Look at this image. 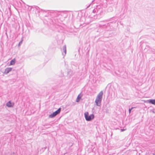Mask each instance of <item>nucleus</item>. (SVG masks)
Segmentation results:
<instances>
[{"label":"nucleus","instance_id":"obj_1","mask_svg":"<svg viewBox=\"0 0 155 155\" xmlns=\"http://www.w3.org/2000/svg\"><path fill=\"white\" fill-rule=\"evenodd\" d=\"M103 92L102 91L97 95L95 101V103L97 106H100L101 104V102L102 99Z\"/></svg>","mask_w":155,"mask_h":155},{"label":"nucleus","instance_id":"obj_2","mask_svg":"<svg viewBox=\"0 0 155 155\" xmlns=\"http://www.w3.org/2000/svg\"><path fill=\"white\" fill-rule=\"evenodd\" d=\"M84 115L86 120L87 121H91L94 118V115L93 114L89 115L88 112H85L84 113Z\"/></svg>","mask_w":155,"mask_h":155},{"label":"nucleus","instance_id":"obj_3","mask_svg":"<svg viewBox=\"0 0 155 155\" xmlns=\"http://www.w3.org/2000/svg\"><path fill=\"white\" fill-rule=\"evenodd\" d=\"M109 106V104H108L104 105L103 107V109L104 111L106 113L108 112L109 110L107 108H108Z\"/></svg>","mask_w":155,"mask_h":155},{"label":"nucleus","instance_id":"obj_4","mask_svg":"<svg viewBox=\"0 0 155 155\" xmlns=\"http://www.w3.org/2000/svg\"><path fill=\"white\" fill-rule=\"evenodd\" d=\"M62 54L64 56L66 54V47L65 45H64L62 47L61 49Z\"/></svg>","mask_w":155,"mask_h":155},{"label":"nucleus","instance_id":"obj_5","mask_svg":"<svg viewBox=\"0 0 155 155\" xmlns=\"http://www.w3.org/2000/svg\"><path fill=\"white\" fill-rule=\"evenodd\" d=\"M14 103L11 102L10 101L7 102L6 104V106L9 107H12L14 106Z\"/></svg>","mask_w":155,"mask_h":155},{"label":"nucleus","instance_id":"obj_6","mask_svg":"<svg viewBox=\"0 0 155 155\" xmlns=\"http://www.w3.org/2000/svg\"><path fill=\"white\" fill-rule=\"evenodd\" d=\"M12 68H6L4 71V73L5 74H7L10 71H11Z\"/></svg>","mask_w":155,"mask_h":155},{"label":"nucleus","instance_id":"obj_7","mask_svg":"<svg viewBox=\"0 0 155 155\" xmlns=\"http://www.w3.org/2000/svg\"><path fill=\"white\" fill-rule=\"evenodd\" d=\"M96 9H97L98 11V12H99V13H100L102 11V9L101 8V6L99 5L97 6Z\"/></svg>","mask_w":155,"mask_h":155},{"label":"nucleus","instance_id":"obj_8","mask_svg":"<svg viewBox=\"0 0 155 155\" xmlns=\"http://www.w3.org/2000/svg\"><path fill=\"white\" fill-rule=\"evenodd\" d=\"M110 25L109 23H107V25L106 24H100L99 25V27H103V28H105V27H107V26H109Z\"/></svg>","mask_w":155,"mask_h":155},{"label":"nucleus","instance_id":"obj_9","mask_svg":"<svg viewBox=\"0 0 155 155\" xmlns=\"http://www.w3.org/2000/svg\"><path fill=\"white\" fill-rule=\"evenodd\" d=\"M148 101L149 103L155 105V99H150Z\"/></svg>","mask_w":155,"mask_h":155},{"label":"nucleus","instance_id":"obj_10","mask_svg":"<svg viewBox=\"0 0 155 155\" xmlns=\"http://www.w3.org/2000/svg\"><path fill=\"white\" fill-rule=\"evenodd\" d=\"M61 109L60 108L58 109L57 110L54 112L55 115L56 116L59 114L61 111Z\"/></svg>","mask_w":155,"mask_h":155},{"label":"nucleus","instance_id":"obj_11","mask_svg":"<svg viewBox=\"0 0 155 155\" xmlns=\"http://www.w3.org/2000/svg\"><path fill=\"white\" fill-rule=\"evenodd\" d=\"M15 59H13L12 60L10 61V65H14L15 63Z\"/></svg>","mask_w":155,"mask_h":155},{"label":"nucleus","instance_id":"obj_12","mask_svg":"<svg viewBox=\"0 0 155 155\" xmlns=\"http://www.w3.org/2000/svg\"><path fill=\"white\" fill-rule=\"evenodd\" d=\"M56 116V115L54 113V112H53V113H52V114H50L49 115V117L50 118H53V117H54Z\"/></svg>","mask_w":155,"mask_h":155},{"label":"nucleus","instance_id":"obj_13","mask_svg":"<svg viewBox=\"0 0 155 155\" xmlns=\"http://www.w3.org/2000/svg\"><path fill=\"white\" fill-rule=\"evenodd\" d=\"M81 98V97L79 95H78L77 97V100L76 101V102H79Z\"/></svg>","mask_w":155,"mask_h":155},{"label":"nucleus","instance_id":"obj_14","mask_svg":"<svg viewBox=\"0 0 155 155\" xmlns=\"http://www.w3.org/2000/svg\"><path fill=\"white\" fill-rule=\"evenodd\" d=\"M93 13H99V12H98V11H97V9H96V8H95L94 9L93 11Z\"/></svg>","mask_w":155,"mask_h":155},{"label":"nucleus","instance_id":"obj_15","mask_svg":"<svg viewBox=\"0 0 155 155\" xmlns=\"http://www.w3.org/2000/svg\"><path fill=\"white\" fill-rule=\"evenodd\" d=\"M54 15H55L56 16H58L59 15V12H55L54 13Z\"/></svg>","mask_w":155,"mask_h":155},{"label":"nucleus","instance_id":"obj_16","mask_svg":"<svg viewBox=\"0 0 155 155\" xmlns=\"http://www.w3.org/2000/svg\"><path fill=\"white\" fill-rule=\"evenodd\" d=\"M133 109V107H132L131 108H129V113H130L131 112V111L132 110V109Z\"/></svg>","mask_w":155,"mask_h":155},{"label":"nucleus","instance_id":"obj_17","mask_svg":"<svg viewBox=\"0 0 155 155\" xmlns=\"http://www.w3.org/2000/svg\"><path fill=\"white\" fill-rule=\"evenodd\" d=\"M91 4V3L90 4H89V5H88V6L86 8H88L90 6Z\"/></svg>","mask_w":155,"mask_h":155},{"label":"nucleus","instance_id":"obj_18","mask_svg":"<svg viewBox=\"0 0 155 155\" xmlns=\"http://www.w3.org/2000/svg\"><path fill=\"white\" fill-rule=\"evenodd\" d=\"M121 131H123L124 130H125V129H121Z\"/></svg>","mask_w":155,"mask_h":155},{"label":"nucleus","instance_id":"obj_19","mask_svg":"<svg viewBox=\"0 0 155 155\" xmlns=\"http://www.w3.org/2000/svg\"><path fill=\"white\" fill-rule=\"evenodd\" d=\"M153 155H155V152L153 153Z\"/></svg>","mask_w":155,"mask_h":155},{"label":"nucleus","instance_id":"obj_20","mask_svg":"<svg viewBox=\"0 0 155 155\" xmlns=\"http://www.w3.org/2000/svg\"><path fill=\"white\" fill-rule=\"evenodd\" d=\"M22 42V41H21L19 43V44H20V43H21Z\"/></svg>","mask_w":155,"mask_h":155},{"label":"nucleus","instance_id":"obj_21","mask_svg":"<svg viewBox=\"0 0 155 155\" xmlns=\"http://www.w3.org/2000/svg\"><path fill=\"white\" fill-rule=\"evenodd\" d=\"M55 23H56V21H55Z\"/></svg>","mask_w":155,"mask_h":155},{"label":"nucleus","instance_id":"obj_22","mask_svg":"<svg viewBox=\"0 0 155 155\" xmlns=\"http://www.w3.org/2000/svg\"><path fill=\"white\" fill-rule=\"evenodd\" d=\"M94 1V0L92 1V2H93Z\"/></svg>","mask_w":155,"mask_h":155},{"label":"nucleus","instance_id":"obj_23","mask_svg":"<svg viewBox=\"0 0 155 155\" xmlns=\"http://www.w3.org/2000/svg\"><path fill=\"white\" fill-rule=\"evenodd\" d=\"M111 8V9H112V8Z\"/></svg>","mask_w":155,"mask_h":155}]
</instances>
